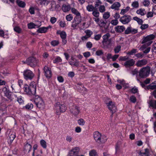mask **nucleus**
I'll use <instances>...</instances> for the list:
<instances>
[{
    "mask_svg": "<svg viewBox=\"0 0 156 156\" xmlns=\"http://www.w3.org/2000/svg\"><path fill=\"white\" fill-rule=\"evenodd\" d=\"M33 83H31L29 86L27 85H25L23 87V90L26 94L28 95L31 96L35 95L36 93V86L34 85Z\"/></svg>",
    "mask_w": 156,
    "mask_h": 156,
    "instance_id": "nucleus-1",
    "label": "nucleus"
},
{
    "mask_svg": "<svg viewBox=\"0 0 156 156\" xmlns=\"http://www.w3.org/2000/svg\"><path fill=\"white\" fill-rule=\"evenodd\" d=\"M155 36L153 34H151L143 38V41L142 43H144L145 44L142 46V48H145V45L149 46L152 43V40L155 37Z\"/></svg>",
    "mask_w": 156,
    "mask_h": 156,
    "instance_id": "nucleus-2",
    "label": "nucleus"
},
{
    "mask_svg": "<svg viewBox=\"0 0 156 156\" xmlns=\"http://www.w3.org/2000/svg\"><path fill=\"white\" fill-rule=\"evenodd\" d=\"M150 68L149 66L143 67L140 69L139 72V76L141 78L147 77L150 74Z\"/></svg>",
    "mask_w": 156,
    "mask_h": 156,
    "instance_id": "nucleus-3",
    "label": "nucleus"
},
{
    "mask_svg": "<svg viewBox=\"0 0 156 156\" xmlns=\"http://www.w3.org/2000/svg\"><path fill=\"white\" fill-rule=\"evenodd\" d=\"M2 92L4 94L5 96L10 101H12L16 96L12 94L8 87H4L2 89Z\"/></svg>",
    "mask_w": 156,
    "mask_h": 156,
    "instance_id": "nucleus-4",
    "label": "nucleus"
},
{
    "mask_svg": "<svg viewBox=\"0 0 156 156\" xmlns=\"http://www.w3.org/2000/svg\"><path fill=\"white\" fill-rule=\"evenodd\" d=\"M55 106L56 112L58 115H59L60 112H65L67 108L64 104H60L59 102H57Z\"/></svg>",
    "mask_w": 156,
    "mask_h": 156,
    "instance_id": "nucleus-5",
    "label": "nucleus"
},
{
    "mask_svg": "<svg viewBox=\"0 0 156 156\" xmlns=\"http://www.w3.org/2000/svg\"><path fill=\"white\" fill-rule=\"evenodd\" d=\"M34 102L37 106L40 108H43L44 107V103L42 99L39 96H35Z\"/></svg>",
    "mask_w": 156,
    "mask_h": 156,
    "instance_id": "nucleus-6",
    "label": "nucleus"
},
{
    "mask_svg": "<svg viewBox=\"0 0 156 156\" xmlns=\"http://www.w3.org/2000/svg\"><path fill=\"white\" fill-rule=\"evenodd\" d=\"M24 63H27L31 67H33L37 65V61L34 57H30L28 58L25 62L23 61Z\"/></svg>",
    "mask_w": 156,
    "mask_h": 156,
    "instance_id": "nucleus-7",
    "label": "nucleus"
},
{
    "mask_svg": "<svg viewBox=\"0 0 156 156\" xmlns=\"http://www.w3.org/2000/svg\"><path fill=\"white\" fill-rule=\"evenodd\" d=\"M23 75L24 78L26 80H31L34 76V75L30 70L26 69L23 72Z\"/></svg>",
    "mask_w": 156,
    "mask_h": 156,
    "instance_id": "nucleus-8",
    "label": "nucleus"
},
{
    "mask_svg": "<svg viewBox=\"0 0 156 156\" xmlns=\"http://www.w3.org/2000/svg\"><path fill=\"white\" fill-rule=\"evenodd\" d=\"M70 112L75 116L77 115L79 113V108L76 105L71 104L69 107Z\"/></svg>",
    "mask_w": 156,
    "mask_h": 156,
    "instance_id": "nucleus-9",
    "label": "nucleus"
},
{
    "mask_svg": "<svg viewBox=\"0 0 156 156\" xmlns=\"http://www.w3.org/2000/svg\"><path fill=\"white\" fill-rule=\"evenodd\" d=\"M94 137L95 141L98 143H104L105 141H103L101 139V134L98 131L95 132L93 134Z\"/></svg>",
    "mask_w": 156,
    "mask_h": 156,
    "instance_id": "nucleus-10",
    "label": "nucleus"
},
{
    "mask_svg": "<svg viewBox=\"0 0 156 156\" xmlns=\"http://www.w3.org/2000/svg\"><path fill=\"white\" fill-rule=\"evenodd\" d=\"M81 21V19L80 16H76L74 18V20L71 26L72 27H73L74 29L75 28L78 24L80 23Z\"/></svg>",
    "mask_w": 156,
    "mask_h": 156,
    "instance_id": "nucleus-11",
    "label": "nucleus"
},
{
    "mask_svg": "<svg viewBox=\"0 0 156 156\" xmlns=\"http://www.w3.org/2000/svg\"><path fill=\"white\" fill-rule=\"evenodd\" d=\"M106 105L109 109L111 111L112 115L115 112L116 109V108L114 103L112 101H110L108 103H106Z\"/></svg>",
    "mask_w": 156,
    "mask_h": 156,
    "instance_id": "nucleus-12",
    "label": "nucleus"
},
{
    "mask_svg": "<svg viewBox=\"0 0 156 156\" xmlns=\"http://www.w3.org/2000/svg\"><path fill=\"white\" fill-rule=\"evenodd\" d=\"M131 19V17L129 15H125L120 19V21L123 24L129 23Z\"/></svg>",
    "mask_w": 156,
    "mask_h": 156,
    "instance_id": "nucleus-13",
    "label": "nucleus"
},
{
    "mask_svg": "<svg viewBox=\"0 0 156 156\" xmlns=\"http://www.w3.org/2000/svg\"><path fill=\"white\" fill-rule=\"evenodd\" d=\"M79 148L78 147L73 148L69 153V156H78Z\"/></svg>",
    "mask_w": 156,
    "mask_h": 156,
    "instance_id": "nucleus-14",
    "label": "nucleus"
},
{
    "mask_svg": "<svg viewBox=\"0 0 156 156\" xmlns=\"http://www.w3.org/2000/svg\"><path fill=\"white\" fill-rule=\"evenodd\" d=\"M137 29H133L131 27H128L125 31V34H135L137 33Z\"/></svg>",
    "mask_w": 156,
    "mask_h": 156,
    "instance_id": "nucleus-15",
    "label": "nucleus"
},
{
    "mask_svg": "<svg viewBox=\"0 0 156 156\" xmlns=\"http://www.w3.org/2000/svg\"><path fill=\"white\" fill-rule=\"evenodd\" d=\"M135 60L133 59H131L126 61L124 64V66L126 68L129 67L133 66L135 63Z\"/></svg>",
    "mask_w": 156,
    "mask_h": 156,
    "instance_id": "nucleus-16",
    "label": "nucleus"
},
{
    "mask_svg": "<svg viewBox=\"0 0 156 156\" xmlns=\"http://www.w3.org/2000/svg\"><path fill=\"white\" fill-rule=\"evenodd\" d=\"M16 137L15 133L13 131H10L8 137V140L12 143Z\"/></svg>",
    "mask_w": 156,
    "mask_h": 156,
    "instance_id": "nucleus-17",
    "label": "nucleus"
},
{
    "mask_svg": "<svg viewBox=\"0 0 156 156\" xmlns=\"http://www.w3.org/2000/svg\"><path fill=\"white\" fill-rule=\"evenodd\" d=\"M45 75L47 78H50L51 76V72L49 68L47 66H45L44 68Z\"/></svg>",
    "mask_w": 156,
    "mask_h": 156,
    "instance_id": "nucleus-18",
    "label": "nucleus"
},
{
    "mask_svg": "<svg viewBox=\"0 0 156 156\" xmlns=\"http://www.w3.org/2000/svg\"><path fill=\"white\" fill-rule=\"evenodd\" d=\"M147 63V60L145 59H144L138 61L136 63V65L137 67H141L146 65Z\"/></svg>",
    "mask_w": 156,
    "mask_h": 156,
    "instance_id": "nucleus-19",
    "label": "nucleus"
},
{
    "mask_svg": "<svg viewBox=\"0 0 156 156\" xmlns=\"http://www.w3.org/2000/svg\"><path fill=\"white\" fill-rule=\"evenodd\" d=\"M125 30L124 27L122 26H118L115 27V30L118 33H121Z\"/></svg>",
    "mask_w": 156,
    "mask_h": 156,
    "instance_id": "nucleus-20",
    "label": "nucleus"
},
{
    "mask_svg": "<svg viewBox=\"0 0 156 156\" xmlns=\"http://www.w3.org/2000/svg\"><path fill=\"white\" fill-rule=\"evenodd\" d=\"M120 5V4L119 2H115L111 5V8L115 10H119Z\"/></svg>",
    "mask_w": 156,
    "mask_h": 156,
    "instance_id": "nucleus-21",
    "label": "nucleus"
},
{
    "mask_svg": "<svg viewBox=\"0 0 156 156\" xmlns=\"http://www.w3.org/2000/svg\"><path fill=\"white\" fill-rule=\"evenodd\" d=\"M51 28L50 26H48L47 27H42L39 28L37 30V32L40 33H45L46 32L47 30Z\"/></svg>",
    "mask_w": 156,
    "mask_h": 156,
    "instance_id": "nucleus-22",
    "label": "nucleus"
},
{
    "mask_svg": "<svg viewBox=\"0 0 156 156\" xmlns=\"http://www.w3.org/2000/svg\"><path fill=\"white\" fill-rule=\"evenodd\" d=\"M70 9V6L69 5L63 4L62 6V10L64 12L69 11Z\"/></svg>",
    "mask_w": 156,
    "mask_h": 156,
    "instance_id": "nucleus-23",
    "label": "nucleus"
},
{
    "mask_svg": "<svg viewBox=\"0 0 156 156\" xmlns=\"http://www.w3.org/2000/svg\"><path fill=\"white\" fill-rule=\"evenodd\" d=\"M96 8L92 5H89L86 7L87 10L88 12H92Z\"/></svg>",
    "mask_w": 156,
    "mask_h": 156,
    "instance_id": "nucleus-24",
    "label": "nucleus"
},
{
    "mask_svg": "<svg viewBox=\"0 0 156 156\" xmlns=\"http://www.w3.org/2000/svg\"><path fill=\"white\" fill-rule=\"evenodd\" d=\"M51 7L50 8V10L51 11H54L55 10L56 6L55 2L54 1H52L50 4Z\"/></svg>",
    "mask_w": 156,
    "mask_h": 156,
    "instance_id": "nucleus-25",
    "label": "nucleus"
},
{
    "mask_svg": "<svg viewBox=\"0 0 156 156\" xmlns=\"http://www.w3.org/2000/svg\"><path fill=\"white\" fill-rule=\"evenodd\" d=\"M27 25L28 28L30 29L33 28H38L40 26L36 25L33 23H28Z\"/></svg>",
    "mask_w": 156,
    "mask_h": 156,
    "instance_id": "nucleus-26",
    "label": "nucleus"
},
{
    "mask_svg": "<svg viewBox=\"0 0 156 156\" xmlns=\"http://www.w3.org/2000/svg\"><path fill=\"white\" fill-rule=\"evenodd\" d=\"M152 11L153 12H148L147 15V18H149L150 17H152L153 16V13H154L155 14H156V7H154V9H153Z\"/></svg>",
    "mask_w": 156,
    "mask_h": 156,
    "instance_id": "nucleus-27",
    "label": "nucleus"
},
{
    "mask_svg": "<svg viewBox=\"0 0 156 156\" xmlns=\"http://www.w3.org/2000/svg\"><path fill=\"white\" fill-rule=\"evenodd\" d=\"M110 34L109 33H107L106 34L103 36L102 38L103 40L102 41V43H103L104 42H106V41L109 40V38L110 37Z\"/></svg>",
    "mask_w": 156,
    "mask_h": 156,
    "instance_id": "nucleus-28",
    "label": "nucleus"
},
{
    "mask_svg": "<svg viewBox=\"0 0 156 156\" xmlns=\"http://www.w3.org/2000/svg\"><path fill=\"white\" fill-rule=\"evenodd\" d=\"M149 104L150 106L156 109V101L151 100L149 101Z\"/></svg>",
    "mask_w": 156,
    "mask_h": 156,
    "instance_id": "nucleus-29",
    "label": "nucleus"
},
{
    "mask_svg": "<svg viewBox=\"0 0 156 156\" xmlns=\"http://www.w3.org/2000/svg\"><path fill=\"white\" fill-rule=\"evenodd\" d=\"M16 2L19 6L22 8H24L25 7L26 4L24 2L16 0Z\"/></svg>",
    "mask_w": 156,
    "mask_h": 156,
    "instance_id": "nucleus-30",
    "label": "nucleus"
},
{
    "mask_svg": "<svg viewBox=\"0 0 156 156\" xmlns=\"http://www.w3.org/2000/svg\"><path fill=\"white\" fill-rule=\"evenodd\" d=\"M31 147L32 146L30 144L27 143L25 145L24 149L26 151H27L28 153H29L30 151Z\"/></svg>",
    "mask_w": 156,
    "mask_h": 156,
    "instance_id": "nucleus-31",
    "label": "nucleus"
},
{
    "mask_svg": "<svg viewBox=\"0 0 156 156\" xmlns=\"http://www.w3.org/2000/svg\"><path fill=\"white\" fill-rule=\"evenodd\" d=\"M71 11L73 13L76 15V16H80V13L78 10L75 8H73L71 9Z\"/></svg>",
    "mask_w": 156,
    "mask_h": 156,
    "instance_id": "nucleus-32",
    "label": "nucleus"
},
{
    "mask_svg": "<svg viewBox=\"0 0 156 156\" xmlns=\"http://www.w3.org/2000/svg\"><path fill=\"white\" fill-rule=\"evenodd\" d=\"M155 89H156V85H153L152 84L147 86L145 88V89L146 90H153Z\"/></svg>",
    "mask_w": 156,
    "mask_h": 156,
    "instance_id": "nucleus-33",
    "label": "nucleus"
},
{
    "mask_svg": "<svg viewBox=\"0 0 156 156\" xmlns=\"http://www.w3.org/2000/svg\"><path fill=\"white\" fill-rule=\"evenodd\" d=\"M92 14L94 16L96 17H98L99 16L100 13L98 11L97 9L96 8L92 12Z\"/></svg>",
    "mask_w": 156,
    "mask_h": 156,
    "instance_id": "nucleus-34",
    "label": "nucleus"
},
{
    "mask_svg": "<svg viewBox=\"0 0 156 156\" xmlns=\"http://www.w3.org/2000/svg\"><path fill=\"white\" fill-rule=\"evenodd\" d=\"M133 19L136 21L139 25L142 24L143 22L141 19H140L136 16L133 17Z\"/></svg>",
    "mask_w": 156,
    "mask_h": 156,
    "instance_id": "nucleus-35",
    "label": "nucleus"
},
{
    "mask_svg": "<svg viewBox=\"0 0 156 156\" xmlns=\"http://www.w3.org/2000/svg\"><path fill=\"white\" fill-rule=\"evenodd\" d=\"M148 150L147 149H145L144 152H140V154L141 156H148Z\"/></svg>",
    "mask_w": 156,
    "mask_h": 156,
    "instance_id": "nucleus-36",
    "label": "nucleus"
},
{
    "mask_svg": "<svg viewBox=\"0 0 156 156\" xmlns=\"http://www.w3.org/2000/svg\"><path fill=\"white\" fill-rule=\"evenodd\" d=\"M145 9H139L136 11V13L139 14H140L141 16H144L145 15L144 12Z\"/></svg>",
    "mask_w": 156,
    "mask_h": 156,
    "instance_id": "nucleus-37",
    "label": "nucleus"
},
{
    "mask_svg": "<svg viewBox=\"0 0 156 156\" xmlns=\"http://www.w3.org/2000/svg\"><path fill=\"white\" fill-rule=\"evenodd\" d=\"M62 60L61 58L59 56H57L53 61V62L54 63H57L61 62Z\"/></svg>",
    "mask_w": 156,
    "mask_h": 156,
    "instance_id": "nucleus-38",
    "label": "nucleus"
},
{
    "mask_svg": "<svg viewBox=\"0 0 156 156\" xmlns=\"http://www.w3.org/2000/svg\"><path fill=\"white\" fill-rule=\"evenodd\" d=\"M121 46L120 45H118L114 48V51L115 53H118L121 50Z\"/></svg>",
    "mask_w": 156,
    "mask_h": 156,
    "instance_id": "nucleus-39",
    "label": "nucleus"
},
{
    "mask_svg": "<svg viewBox=\"0 0 156 156\" xmlns=\"http://www.w3.org/2000/svg\"><path fill=\"white\" fill-rule=\"evenodd\" d=\"M59 41L58 40H53L51 42V44L53 46L55 47L58 45L59 44Z\"/></svg>",
    "mask_w": 156,
    "mask_h": 156,
    "instance_id": "nucleus-40",
    "label": "nucleus"
},
{
    "mask_svg": "<svg viewBox=\"0 0 156 156\" xmlns=\"http://www.w3.org/2000/svg\"><path fill=\"white\" fill-rule=\"evenodd\" d=\"M99 10L101 12H103L105 11V6L104 5H100L99 7Z\"/></svg>",
    "mask_w": 156,
    "mask_h": 156,
    "instance_id": "nucleus-41",
    "label": "nucleus"
},
{
    "mask_svg": "<svg viewBox=\"0 0 156 156\" xmlns=\"http://www.w3.org/2000/svg\"><path fill=\"white\" fill-rule=\"evenodd\" d=\"M16 98H17V101L19 104H22L23 103V101L21 96H20L18 97H15L14 99Z\"/></svg>",
    "mask_w": 156,
    "mask_h": 156,
    "instance_id": "nucleus-42",
    "label": "nucleus"
},
{
    "mask_svg": "<svg viewBox=\"0 0 156 156\" xmlns=\"http://www.w3.org/2000/svg\"><path fill=\"white\" fill-rule=\"evenodd\" d=\"M33 104L31 103L28 104L25 106L26 109L30 110L32 109L33 108Z\"/></svg>",
    "mask_w": 156,
    "mask_h": 156,
    "instance_id": "nucleus-43",
    "label": "nucleus"
},
{
    "mask_svg": "<svg viewBox=\"0 0 156 156\" xmlns=\"http://www.w3.org/2000/svg\"><path fill=\"white\" fill-rule=\"evenodd\" d=\"M40 144L41 146L44 148H46L47 147L46 142L45 140H42L40 141Z\"/></svg>",
    "mask_w": 156,
    "mask_h": 156,
    "instance_id": "nucleus-44",
    "label": "nucleus"
},
{
    "mask_svg": "<svg viewBox=\"0 0 156 156\" xmlns=\"http://www.w3.org/2000/svg\"><path fill=\"white\" fill-rule=\"evenodd\" d=\"M111 39H110L107 41H106V42H104L103 43V44L105 46H108L111 44Z\"/></svg>",
    "mask_w": 156,
    "mask_h": 156,
    "instance_id": "nucleus-45",
    "label": "nucleus"
},
{
    "mask_svg": "<svg viewBox=\"0 0 156 156\" xmlns=\"http://www.w3.org/2000/svg\"><path fill=\"white\" fill-rule=\"evenodd\" d=\"M101 37V34H95L94 38L96 41H99Z\"/></svg>",
    "mask_w": 156,
    "mask_h": 156,
    "instance_id": "nucleus-46",
    "label": "nucleus"
},
{
    "mask_svg": "<svg viewBox=\"0 0 156 156\" xmlns=\"http://www.w3.org/2000/svg\"><path fill=\"white\" fill-rule=\"evenodd\" d=\"M110 13L108 12H106L104 13L103 17L104 19L106 20L110 17Z\"/></svg>",
    "mask_w": 156,
    "mask_h": 156,
    "instance_id": "nucleus-47",
    "label": "nucleus"
},
{
    "mask_svg": "<svg viewBox=\"0 0 156 156\" xmlns=\"http://www.w3.org/2000/svg\"><path fill=\"white\" fill-rule=\"evenodd\" d=\"M60 36L62 38H66V33L64 31H62L60 33Z\"/></svg>",
    "mask_w": 156,
    "mask_h": 156,
    "instance_id": "nucleus-48",
    "label": "nucleus"
},
{
    "mask_svg": "<svg viewBox=\"0 0 156 156\" xmlns=\"http://www.w3.org/2000/svg\"><path fill=\"white\" fill-rule=\"evenodd\" d=\"M89 155L90 156H97L96 152L94 150L90 151Z\"/></svg>",
    "mask_w": 156,
    "mask_h": 156,
    "instance_id": "nucleus-49",
    "label": "nucleus"
},
{
    "mask_svg": "<svg viewBox=\"0 0 156 156\" xmlns=\"http://www.w3.org/2000/svg\"><path fill=\"white\" fill-rule=\"evenodd\" d=\"M78 124L81 126H83L84 125L85 121L83 119H80L78 120Z\"/></svg>",
    "mask_w": 156,
    "mask_h": 156,
    "instance_id": "nucleus-50",
    "label": "nucleus"
},
{
    "mask_svg": "<svg viewBox=\"0 0 156 156\" xmlns=\"http://www.w3.org/2000/svg\"><path fill=\"white\" fill-rule=\"evenodd\" d=\"M132 5L134 8H137L139 7V3L137 1L134 2L132 3Z\"/></svg>",
    "mask_w": 156,
    "mask_h": 156,
    "instance_id": "nucleus-51",
    "label": "nucleus"
},
{
    "mask_svg": "<svg viewBox=\"0 0 156 156\" xmlns=\"http://www.w3.org/2000/svg\"><path fill=\"white\" fill-rule=\"evenodd\" d=\"M87 35L89 37H90L91 35L93 34V32L90 30H87L85 31Z\"/></svg>",
    "mask_w": 156,
    "mask_h": 156,
    "instance_id": "nucleus-52",
    "label": "nucleus"
},
{
    "mask_svg": "<svg viewBox=\"0 0 156 156\" xmlns=\"http://www.w3.org/2000/svg\"><path fill=\"white\" fill-rule=\"evenodd\" d=\"M115 149V153L117 154L120 151V145L118 144L117 143L116 144Z\"/></svg>",
    "mask_w": 156,
    "mask_h": 156,
    "instance_id": "nucleus-53",
    "label": "nucleus"
},
{
    "mask_svg": "<svg viewBox=\"0 0 156 156\" xmlns=\"http://www.w3.org/2000/svg\"><path fill=\"white\" fill-rule=\"evenodd\" d=\"M106 24V21H104L103 20H101L99 22V25L101 27H104L105 25Z\"/></svg>",
    "mask_w": 156,
    "mask_h": 156,
    "instance_id": "nucleus-54",
    "label": "nucleus"
},
{
    "mask_svg": "<svg viewBox=\"0 0 156 156\" xmlns=\"http://www.w3.org/2000/svg\"><path fill=\"white\" fill-rule=\"evenodd\" d=\"M66 19L67 21H70L73 19V16L72 14H69L66 16Z\"/></svg>",
    "mask_w": 156,
    "mask_h": 156,
    "instance_id": "nucleus-55",
    "label": "nucleus"
},
{
    "mask_svg": "<svg viewBox=\"0 0 156 156\" xmlns=\"http://www.w3.org/2000/svg\"><path fill=\"white\" fill-rule=\"evenodd\" d=\"M141 25V27H140V28L142 30H145L148 27V24H140Z\"/></svg>",
    "mask_w": 156,
    "mask_h": 156,
    "instance_id": "nucleus-56",
    "label": "nucleus"
},
{
    "mask_svg": "<svg viewBox=\"0 0 156 156\" xmlns=\"http://www.w3.org/2000/svg\"><path fill=\"white\" fill-rule=\"evenodd\" d=\"M143 5L145 6H148L150 4V2L149 0H144L143 2Z\"/></svg>",
    "mask_w": 156,
    "mask_h": 156,
    "instance_id": "nucleus-57",
    "label": "nucleus"
},
{
    "mask_svg": "<svg viewBox=\"0 0 156 156\" xmlns=\"http://www.w3.org/2000/svg\"><path fill=\"white\" fill-rule=\"evenodd\" d=\"M102 2L100 1V0H96L95 2V7L96 8V7H97L99 6L101 4Z\"/></svg>",
    "mask_w": 156,
    "mask_h": 156,
    "instance_id": "nucleus-58",
    "label": "nucleus"
},
{
    "mask_svg": "<svg viewBox=\"0 0 156 156\" xmlns=\"http://www.w3.org/2000/svg\"><path fill=\"white\" fill-rule=\"evenodd\" d=\"M138 90L137 88L134 87L131 90V92L133 94H135L137 93L138 92Z\"/></svg>",
    "mask_w": 156,
    "mask_h": 156,
    "instance_id": "nucleus-59",
    "label": "nucleus"
},
{
    "mask_svg": "<svg viewBox=\"0 0 156 156\" xmlns=\"http://www.w3.org/2000/svg\"><path fill=\"white\" fill-rule=\"evenodd\" d=\"M111 23L113 25H116L118 23V21L117 19L111 21Z\"/></svg>",
    "mask_w": 156,
    "mask_h": 156,
    "instance_id": "nucleus-60",
    "label": "nucleus"
},
{
    "mask_svg": "<svg viewBox=\"0 0 156 156\" xmlns=\"http://www.w3.org/2000/svg\"><path fill=\"white\" fill-rule=\"evenodd\" d=\"M14 30L15 31L18 33H20L21 31V29L18 27H15L14 28Z\"/></svg>",
    "mask_w": 156,
    "mask_h": 156,
    "instance_id": "nucleus-61",
    "label": "nucleus"
},
{
    "mask_svg": "<svg viewBox=\"0 0 156 156\" xmlns=\"http://www.w3.org/2000/svg\"><path fill=\"white\" fill-rule=\"evenodd\" d=\"M59 25L61 27H64L66 26V23L65 21H61L59 22Z\"/></svg>",
    "mask_w": 156,
    "mask_h": 156,
    "instance_id": "nucleus-62",
    "label": "nucleus"
},
{
    "mask_svg": "<svg viewBox=\"0 0 156 156\" xmlns=\"http://www.w3.org/2000/svg\"><path fill=\"white\" fill-rule=\"evenodd\" d=\"M96 54L97 55L100 56L103 54V52L102 50H99L96 51Z\"/></svg>",
    "mask_w": 156,
    "mask_h": 156,
    "instance_id": "nucleus-63",
    "label": "nucleus"
},
{
    "mask_svg": "<svg viewBox=\"0 0 156 156\" xmlns=\"http://www.w3.org/2000/svg\"><path fill=\"white\" fill-rule=\"evenodd\" d=\"M130 100L132 102L135 103L136 101V99L135 96H132L130 97Z\"/></svg>",
    "mask_w": 156,
    "mask_h": 156,
    "instance_id": "nucleus-64",
    "label": "nucleus"
}]
</instances>
